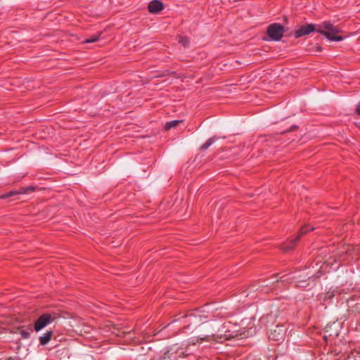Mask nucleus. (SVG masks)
<instances>
[{
	"mask_svg": "<svg viewBox=\"0 0 360 360\" xmlns=\"http://www.w3.org/2000/svg\"><path fill=\"white\" fill-rule=\"evenodd\" d=\"M236 325L231 324L230 323L224 324L223 326L224 330H220L218 335H207L204 338H199L197 341H214L216 342H222L224 340H229L233 338L243 339L248 337L246 332H239L238 330L236 329Z\"/></svg>",
	"mask_w": 360,
	"mask_h": 360,
	"instance_id": "1",
	"label": "nucleus"
},
{
	"mask_svg": "<svg viewBox=\"0 0 360 360\" xmlns=\"http://www.w3.org/2000/svg\"><path fill=\"white\" fill-rule=\"evenodd\" d=\"M317 32L325 36L329 41H340L343 39L341 36H338L341 30L337 26H335L330 21H324L316 30Z\"/></svg>",
	"mask_w": 360,
	"mask_h": 360,
	"instance_id": "2",
	"label": "nucleus"
},
{
	"mask_svg": "<svg viewBox=\"0 0 360 360\" xmlns=\"http://www.w3.org/2000/svg\"><path fill=\"white\" fill-rule=\"evenodd\" d=\"M285 32L284 26L280 23L270 24L266 29V34L272 41H278L281 39Z\"/></svg>",
	"mask_w": 360,
	"mask_h": 360,
	"instance_id": "3",
	"label": "nucleus"
},
{
	"mask_svg": "<svg viewBox=\"0 0 360 360\" xmlns=\"http://www.w3.org/2000/svg\"><path fill=\"white\" fill-rule=\"evenodd\" d=\"M58 317V314L56 313L44 314L35 321L34 329L39 332L49 324L53 323Z\"/></svg>",
	"mask_w": 360,
	"mask_h": 360,
	"instance_id": "4",
	"label": "nucleus"
},
{
	"mask_svg": "<svg viewBox=\"0 0 360 360\" xmlns=\"http://www.w3.org/2000/svg\"><path fill=\"white\" fill-rule=\"evenodd\" d=\"M316 25L311 23H307L304 25L300 26L298 29L295 30L292 33L295 39H298L303 36L308 35L311 32L316 31Z\"/></svg>",
	"mask_w": 360,
	"mask_h": 360,
	"instance_id": "5",
	"label": "nucleus"
},
{
	"mask_svg": "<svg viewBox=\"0 0 360 360\" xmlns=\"http://www.w3.org/2000/svg\"><path fill=\"white\" fill-rule=\"evenodd\" d=\"M333 264L327 262L323 261L321 257H316L311 264V267L314 270H326L327 269H338L339 266H333Z\"/></svg>",
	"mask_w": 360,
	"mask_h": 360,
	"instance_id": "6",
	"label": "nucleus"
},
{
	"mask_svg": "<svg viewBox=\"0 0 360 360\" xmlns=\"http://www.w3.org/2000/svg\"><path fill=\"white\" fill-rule=\"evenodd\" d=\"M287 329L283 326H276L271 329L269 334V338L272 341H281L284 340Z\"/></svg>",
	"mask_w": 360,
	"mask_h": 360,
	"instance_id": "7",
	"label": "nucleus"
},
{
	"mask_svg": "<svg viewBox=\"0 0 360 360\" xmlns=\"http://www.w3.org/2000/svg\"><path fill=\"white\" fill-rule=\"evenodd\" d=\"M36 189L35 186H30L26 187H22L18 191H11L2 195L0 196V198L1 199H6L11 197H13L18 194H25L30 191H34Z\"/></svg>",
	"mask_w": 360,
	"mask_h": 360,
	"instance_id": "8",
	"label": "nucleus"
},
{
	"mask_svg": "<svg viewBox=\"0 0 360 360\" xmlns=\"http://www.w3.org/2000/svg\"><path fill=\"white\" fill-rule=\"evenodd\" d=\"M165 8L163 3L159 0L151 1L148 6V10L150 13H158Z\"/></svg>",
	"mask_w": 360,
	"mask_h": 360,
	"instance_id": "9",
	"label": "nucleus"
},
{
	"mask_svg": "<svg viewBox=\"0 0 360 360\" xmlns=\"http://www.w3.org/2000/svg\"><path fill=\"white\" fill-rule=\"evenodd\" d=\"M32 331V328L30 326L27 329L25 328V326L19 327L16 329L15 333H19L23 339H28L30 337Z\"/></svg>",
	"mask_w": 360,
	"mask_h": 360,
	"instance_id": "10",
	"label": "nucleus"
},
{
	"mask_svg": "<svg viewBox=\"0 0 360 360\" xmlns=\"http://www.w3.org/2000/svg\"><path fill=\"white\" fill-rule=\"evenodd\" d=\"M298 241H295V238L294 240H290L288 243H285L281 245V250L285 252H290L294 249L295 244Z\"/></svg>",
	"mask_w": 360,
	"mask_h": 360,
	"instance_id": "11",
	"label": "nucleus"
},
{
	"mask_svg": "<svg viewBox=\"0 0 360 360\" xmlns=\"http://www.w3.org/2000/svg\"><path fill=\"white\" fill-rule=\"evenodd\" d=\"M315 229L314 227L313 226H310L309 225H304L303 226L300 231V233H298V235L296 236L295 238V241H299V240L300 239V238L304 236V234H306L307 233H308L309 231H314Z\"/></svg>",
	"mask_w": 360,
	"mask_h": 360,
	"instance_id": "12",
	"label": "nucleus"
},
{
	"mask_svg": "<svg viewBox=\"0 0 360 360\" xmlns=\"http://www.w3.org/2000/svg\"><path fill=\"white\" fill-rule=\"evenodd\" d=\"M52 331H48L39 337V342L42 345H46L51 339Z\"/></svg>",
	"mask_w": 360,
	"mask_h": 360,
	"instance_id": "13",
	"label": "nucleus"
},
{
	"mask_svg": "<svg viewBox=\"0 0 360 360\" xmlns=\"http://www.w3.org/2000/svg\"><path fill=\"white\" fill-rule=\"evenodd\" d=\"M182 122H183V120H172L170 122H166V124L165 125V129L166 130L171 129L172 128H174V127H177Z\"/></svg>",
	"mask_w": 360,
	"mask_h": 360,
	"instance_id": "14",
	"label": "nucleus"
},
{
	"mask_svg": "<svg viewBox=\"0 0 360 360\" xmlns=\"http://www.w3.org/2000/svg\"><path fill=\"white\" fill-rule=\"evenodd\" d=\"M217 139V138L215 136L210 138L204 144L201 146L200 149L202 150H207Z\"/></svg>",
	"mask_w": 360,
	"mask_h": 360,
	"instance_id": "15",
	"label": "nucleus"
},
{
	"mask_svg": "<svg viewBox=\"0 0 360 360\" xmlns=\"http://www.w3.org/2000/svg\"><path fill=\"white\" fill-rule=\"evenodd\" d=\"M179 42L186 48L188 47L190 41L187 37H179Z\"/></svg>",
	"mask_w": 360,
	"mask_h": 360,
	"instance_id": "16",
	"label": "nucleus"
},
{
	"mask_svg": "<svg viewBox=\"0 0 360 360\" xmlns=\"http://www.w3.org/2000/svg\"><path fill=\"white\" fill-rule=\"evenodd\" d=\"M100 35H101V33H99L98 34H94V35L90 37L89 38L86 39L84 42V43L96 42L98 40Z\"/></svg>",
	"mask_w": 360,
	"mask_h": 360,
	"instance_id": "17",
	"label": "nucleus"
},
{
	"mask_svg": "<svg viewBox=\"0 0 360 360\" xmlns=\"http://www.w3.org/2000/svg\"><path fill=\"white\" fill-rule=\"evenodd\" d=\"M174 350H175L174 353L177 354V349H176L174 347L171 348L169 350H168L167 352H165V359L171 358L172 356L174 354V352H173Z\"/></svg>",
	"mask_w": 360,
	"mask_h": 360,
	"instance_id": "18",
	"label": "nucleus"
},
{
	"mask_svg": "<svg viewBox=\"0 0 360 360\" xmlns=\"http://www.w3.org/2000/svg\"><path fill=\"white\" fill-rule=\"evenodd\" d=\"M298 129V126L297 125H292L288 129L284 131L283 132H282L283 134H285V133H288V132H290V131H293L295 130H297Z\"/></svg>",
	"mask_w": 360,
	"mask_h": 360,
	"instance_id": "19",
	"label": "nucleus"
},
{
	"mask_svg": "<svg viewBox=\"0 0 360 360\" xmlns=\"http://www.w3.org/2000/svg\"><path fill=\"white\" fill-rule=\"evenodd\" d=\"M355 112L356 114L360 115V102L358 103V105L356 107Z\"/></svg>",
	"mask_w": 360,
	"mask_h": 360,
	"instance_id": "20",
	"label": "nucleus"
},
{
	"mask_svg": "<svg viewBox=\"0 0 360 360\" xmlns=\"http://www.w3.org/2000/svg\"><path fill=\"white\" fill-rule=\"evenodd\" d=\"M315 51H322V47L321 45L319 44H316V46H315Z\"/></svg>",
	"mask_w": 360,
	"mask_h": 360,
	"instance_id": "21",
	"label": "nucleus"
},
{
	"mask_svg": "<svg viewBox=\"0 0 360 360\" xmlns=\"http://www.w3.org/2000/svg\"><path fill=\"white\" fill-rule=\"evenodd\" d=\"M181 355H184L183 352H181V354H179V356H181Z\"/></svg>",
	"mask_w": 360,
	"mask_h": 360,
	"instance_id": "22",
	"label": "nucleus"
}]
</instances>
